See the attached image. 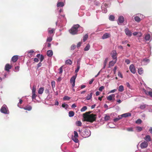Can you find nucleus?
Segmentation results:
<instances>
[{
  "instance_id": "1a4fd4ad",
  "label": "nucleus",
  "mask_w": 152,
  "mask_h": 152,
  "mask_svg": "<svg viewBox=\"0 0 152 152\" xmlns=\"http://www.w3.org/2000/svg\"><path fill=\"white\" fill-rule=\"evenodd\" d=\"M148 145V142L146 141H144L140 144L141 148L143 149L147 148Z\"/></svg>"
},
{
  "instance_id": "3c124183",
  "label": "nucleus",
  "mask_w": 152,
  "mask_h": 152,
  "mask_svg": "<svg viewBox=\"0 0 152 152\" xmlns=\"http://www.w3.org/2000/svg\"><path fill=\"white\" fill-rule=\"evenodd\" d=\"M91 113V111H89V112H87L86 113H84L83 115V117L84 116H86V115H89L90 114V113Z\"/></svg>"
},
{
  "instance_id": "f704fd0d",
  "label": "nucleus",
  "mask_w": 152,
  "mask_h": 152,
  "mask_svg": "<svg viewBox=\"0 0 152 152\" xmlns=\"http://www.w3.org/2000/svg\"><path fill=\"white\" fill-rule=\"evenodd\" d=\"M55 29L54 28H52L51 29H49L48 31V32L49 33L51 34L54 32Z\"/></svg>"
},
{
  "instance_id": "72a5a7b5",
  "label": "nucleus",
  "mask_w": 152,
  "mask_h": 152,
  "mask_svg": "<svg viewBox=\"0 0 152 152\" xmlns=\"http://www.w3.org/2000/svg\"><path fill=\"white\" fill-rule=\"evenodd\" d=\"M70 99V98L67 96H65L63 98V100L64 101L69 100Z\"/></svg>"
},
{
  "instance_id": "dca6fc26",
  "label": "nucleus",
  "mask_w": 152,
  "mask_h": 152,
  "mask_svg": "<svg viewBox=\"0 0 152 152\" xmlns=\"http://www.w3.org/2000/svg\"><path fill=\"white\" fill-rule=\"evenodd\" d=\"M131 114L130 113H128L123 114L122 115H121V116L122 117V118L126 117L128 116H131Z\"/></svg>"
},
{
  "instance_id": "20e7f679",
  "label": "nucleus",
  "mask_w": 152,
  "mask_h": 152,
  "mask_svg": "<svg viewBox=\"0 0 152 152\" xmlns=\"http://www.w3.org/2000/svg\"><path fill=\"white\" fill-rule=\"evenodd\" d=\"M91 135V132L89 130L86 129L83 132V137H89Z\"/></svg>"
},
{
  "instance_id": "393cba45",
  "label": "nucleus",
  "mask_w": 152,
  "mask_h": 152,
  "mask_svg": "<svg viewBox=\"0 0 152 152\" xmlns=\"http://www.w3.org/2000/svg\"><path fill=\"white\" fill-rule=\"evenodd\" d=\"M72 63V61L70 59L67 60L65 62V64H66L71 65Z\"/></svg>"
},
{
  "instance_id": "13d9d810",
  "label": "nucleus",
  "mask_w": 152,
  "mask_h": 152,
  "mask_svg": "<svg viewBox=\"0 0 152 152\" xmlns=\"http://www.w3.org/2000/svg\"><path fill=\"white\" fill-rule=\"evenodd\" d=\"M125 62L127 64H129L130 63V61L128 59H126L125 60Z\"/></svg>"
},
{
  "instance_id": "4c0bfd02",
  "label": "nucleus",
  "mask_w": 152,
  "mask_h": 152,
  "mask_svg": "<svg viewBox=\"0 0 152 152\" xmlns=\"http://www.w3.org/2000/svg\"><path fill=\"white\" fill-rule=\"evenodd\" d=\"M136 130L138 132H140L141 131L142 129V128L141 127L139 126H137L136 127Z\"/></svg>"
},
{
  "instance_id": "9b49d317",
  "label": "nucleus",
  "mask_w": 152,
  "mask_h": 152,
  "mask_svg": "<svg viewBox=\"0 0 152 152\" xmlns=\"http://www.w3.org/2000/svg\"><path fill=\"white\" fill-rule=\"evenodd\" d=\"M110 34L106 33L103 34L102 36V38L103 39H104L110 37Z\"/></svg>"
},
{
  "instance_id": "49530a36",
  "label": "nucleus",
  "mask_w": 152,
  "mask_h": 152,
  "mask_svg": "<svg viewBox=\"0 0 152 152\" xmlns=\"http://www.w3.org/2000/svg\"><path fill=\"white\" fill-rule=\"evenodd\" d=\"M52 40V37H48L47 39V41L48 42H50Z\"/></svg>"
},
{
  "instance_id": "58836bf2",
  "label": "nucleus",
  "mask_w": 152,
  "mask_h": 152,
  "mask_svg": "<svg viewBox=\"0 0 152 152\" xmlns=\"http://www.w3.org/2000/svg\"><path fill=\"white\" fill-rule=\"evenodd\" d=\"M88 38V35L87 34H85L83 37V42H85Z\"/></svg>"
},
{
  "instance_id": "4468645a",
  "label": "nucleus",
  "mask_w": 152,
  "mask_h": 152,
  "mask_svg": "<svg viewBox=\"0 0 152 152\" xmlns=\"http://www.w3.org/2000/svg\"><path fill=\"white\" fill-rule=\"evenodd\" d=\"M18 58L17 56H14L12 58L11 61L14 62H16Z\"/></svg>"
},
{
  "instance_id": "ddd939ff",
  "label": "nucleus",
  "mask_w": 152,
  "mask_h": 152,
  "mask_svg": "<svg viewBox=\"0 0 152 152\" xmlns=\"http://www.w3.org/2000/svg\"><path fill=\"white\" fill-rule=\"evenodd\" d=\"M115 97L114 94H112L107 97V99L109 101H111L112 100L113 98H114Z\"/></svg>"
},
{
  "instance_id": "39448f33",
  "label": "nucleus",
  "mask_w": 152,
  "mask_h": 152,
  "mask_svg": "<svg viewBox=\"0 0 152 152\" xmlns=\"http://www.w3.org/2000/svg\"><path fill=\"white\" fill-rule=\"evenodd\" d=\"M77 75V74H76L75 76L72 77L70 79V83H72V86L73 88L75 86V80Z\"/></svg>"
},
{
  "instance_id": "a19ab883",
  "label": "nucleus",
  "mask_w": 152,
  "mask_h": 152,
  "mask_svg": "<svg viewBox=\"0 0 152 152\" xmlns=\"http://www.w3.org/2000/svg\"><path fill=\"white\" fill-rule=\"evenodd\" d=\"M114 16L112 15H110L109 17V19L113 21L114 20Z\"/></svg>"
},
{
  "instance_id": "5701e85b",
  "label": "nucleus",
  "mask_w": 152,
  "mask_h": 152,
  "mask_svg": "<svg viewBox=\"0 0 152 152\" xmlns=\"http://www.w3.org/2000/svg\"><path fill=\"white\" fill-rule=\"evenodd\" d=\"M145 92L147 95H149L151 97H152V91H146L145 90Z\"/></svg>"
},
{
  "instance_id": "412c9836",
  "label": "nucleus",
  "mask_w": 152,
  "mask_h": 152,
  "mask_svg": "<svg viewBox=\"0 0 152 152\" xmlns=\"http://www.w3.org/2000/svg\"><path fill=\"white\" fill-rule=\"evenodd\" d=\"M44 91V88L43 87L40 88L38 91V93L39 94H42Z\"/></svg>"
},
{
  "instance_id": "cd10ccee",
  "label": "nucleus",
  "mask_w": 152,
  "mask_h": 152,
  "mask_svg": "<svg viewBox=\"0 0 152 152\" xmlns=\"http://www.w3.org/2000/svg\"><path fill=\"white\" fill-rule=\"evenodd\" d=\"M117 61L115 60L114 61H111L109 63V65L111 66H113L114 65V64L116 63Z\"/></svg>"
},
{
  "instance_id": "4be33fe9",
  "label": "nucleus",
  "mask_w": 152,
  "mask_h": 152,
  "mask_svg": "<svg viewBox=\"0 0 152 152\" xmlns=\"http://www.w3.org/2000/svg\"><path fill=\"white\" fill-rule=\"evenodd\" d=\"M5 70L7 72H9L10 71V64H6L5 66Z\"/></svg>"
},
{
  "instance_id": "a878e982",
  "label": "nucleus",
  "mask_w": 152,
  "mask_h": 152,
  "mask_svg": "<svg viewBox=\"0 0 152 152\" xmlns=\"http://www.w3.org/2000/svg\"><path fill=\"white\" fill-rule=\"evenodd\" d=\"M134 20L137 22H140L141 20V19L138 16H135L134 18Z\"/></svg>"
},
{
  "instance_id": "69168bd1",
  "label": "nucleus",
  "mask_w": 152,
  "mask_h": 152,
  "mask_svg": "<svg viewBox=\"0 0 152 152\" xmlns=\"http://www.w3.org/2000/svg\"><path fill=\"white\" fill-rule=\"evenodd\" d=\"M94 2V4L97 5L100 4L99 2L97 1H95Z\"/></svg>"
},
{
  "instance_id": "6e6552de",
  "label": "nucleus",
  "mask_w": 152,
  "mask_h": 152,
  "mask_svg": "<svg viewBox=\"0 0 152 152\" xmlns=\"http://www.w3.org/2000/svg\"><path fill=\"white\" fill-rule=\"evenodd\" d=\"M124 31L126 35L128 37H130L132 35V32L128 28L125 29Z\"/></svg>"
},
{
  "instance_id": "7ed1b4c3",
  "label": "nucleus",
  "mask_w": 152,
  "mask_h": 152,
  "mask_svg": "<svg viewBox=\"0 0 152 152\" xmlns=\"http://www.w3.org/2000/svg\"><path fill=\"white\" fill-rule=\"evenodd\" d=\"M1 113L5 114L9 113V110L6 105L4 104L0 109Z\"/></svg>"
},
{
  "instance_id": "0e129e2a",
  "label": "nucleus",
  "mask_w": 152,
  "mask_h": 152,
  "mask_svg": "<svg viewBox=\"0 0 152 152\" xmlns=\"http://www.w3.org/2000/svg\"><path fill=\"white\" fill-rule=\"evenodd\" d=\"M15 69L16 71H18L19 70V66H16L15 67Z\"/></svg>"
},
{
  "instance_id": "423d86ee",
  "label": "nucleus",
  "mask_w": 152,
  "mask_h": 152,
  "mask_svg": "<svg viewBox=\"0 0 152 152\" xmlns=\"http://www.w3.org/2000/svg\"><path fill=\"white\" fill-rule=\"evenodd\" d=\"M117 53L115 50H114L112 51L111 53V56L113 59L117 61Z\"/></svg>"
},
{
  "instance_id": "7c9ffc66",
  "label": "nucleus",
  "mask_w": 152,
  "mask_h": 152,
  "mask_svg": "<svg viewBox=\"0 0 152 152\" xmlns=\"http://www.w3.org/2000/svg\"><path fill=\"white\" fill-rule=\"evenodd\" d=\"M80 68V64L77 62V68L75 70V72L76 73H77V72H78Z\"/></svg>"
},
{
  "instance_id": "338daca9",
  "label": "nucleus",
  "mask_w": 152,
  "mask_h": 152,
  "mask_svg": "<svg viewBox=\"0 0 152 152\" xmlns=\"http://www.w3.org/2000/svg\"><path fill=\"white\" fill-rule=\"evenodd\" d=\"M45 93L47 94H49V90L48 89H46L45 90Z\"/></svg>"
},
{
  "instance_id": "bf43d9fd",
  "label": "nucleus",
  "mask_w": 152,
  "mask_h": 152,
  "mask_svg": "<svg viewBox=\"0 0 152 152\" xmlns=\"http://www.w3.org/2000/svg\"><path fill=\"white\" fill-rule=\"evenodd\" d=\"M126 85L128 88H131V86L129 83H127Z\"/></svg>"
},
{
  "instance_id": "f8f14e48",
  "label": "nucleus",
  "mask_w": 152,
  "mask_h": 152,
  "mask_svg": "<svg viewBox=\"0 0 152 152\" xmlns=\"http://www.w3.org/2000/svg\"><path fill=\"white\" fill-rule=\"evenodd\" d=\"M144 139L146 142L151 141V137L149 135H146Z\"/></svg>"
},
{
  "instance_id": "c03bdc74",
  "label": "nucleus",
  "mask_w": 152,
  "mask_h": 152,
  "mask_svg": "<svg viewBox=\"0 0 152 152\" xmlns=\"http://www.w3.org/2000/svg\"><path fill=\"white\" fill-rule=\"evenodd\" d=\"M37 96V95L35 93L32 94V98L33 99H35Z\"/></svg>"
},
{
  "instance_id": "37998d69",
  "label": "nucleus",
  "mask_w": 152,
  "mask_h": 152,
  "mask_svg": "<svg viewBox=\"0 0 152 152\" xmlns=\"http://www.w3.org/2000/svg\"><path fill=\"white\" fill-rule=\"evenodd\" d=\"M74 137H78V135L77 132L76 131H74Z\"/></svg>"
},
{
  "instance_id": "bb28decb",
  "label": "nucleus",
  "mask_w": 152,
  "mask_h": 152,
  "mask_svg": "<svg viewBox=\"0 0 152 152\" xmlns=\"http://www.w3.org/2000/svg\"><path fill=\"white\" fill-rule=\"evenodd\" d=\"M143 70L142 68H139L138 69V72L140 75H141L143 73Z\"/></svg>"
},
{
  "instance_id": "c9c22d12",
  "label": "nucleus",
  "mask_w": 152,
  "mask_h": 152,
  "mask_svg": "<svg viewBox=\"0 0 152 152\" xmlns=\"http://www.w3.org/2000/svg\"><path fill=\"white\" fill-rule=\"evenodd\" d=\"M76 125L77 126H81L82 125V123L80 121H78L76 122Z\"/></svg>"
},
{
  "instance_id": "de8ad7c7",
  "label": "nucleus",
  "mask_w": 152,
  "mask_h": 152,
  "mask_svg": "<svg viewBox=\"0 0 152 152\" xmlns=\"http://www.w3.org/2000/svg\"><path fill=\"white\" fill-rule=\"evenodd\" d=\"M110 118V117L108 115H106L104 118V119L105 121L108 120Z\"/></svg>"
},
{
  "instance_id": "79ce46f5",
  "label": "nucleus",
  "mask_w": 152,
  "mask_h": 152,
  "mask_svg": "<svg viewBox=\"0 0 152 152\" xmlns=\"http://www.w3.org/2000/svg\"><path fill=\"white\" fill-rule=\"evenodd\" d=\"M107 59L106 58L105 59V60H104V67H103V69H104L105 68V67L106 66V64L107 63Z\"/></svg>"
},
{
  "instance_id": "4d7b16f0",
  "label": "nucleus",
  "mask_w": 152,
  "mask_h": 152,
  "mask_svg": "<svg viewBox=\"0 0 152 152\" xmlns=\"http://www.w3.org/2000/svg\"><path fill=\"white\" fill-rule=\"evenodd\" d=\"M44 59V57L42 55H41L40 57V62H42Z\"/></svg>"
},
{
  "instance_id": "a18cd8bd",
  "label": "nucleus",
  "mask_w": 152,
  "mask_h": 152,
  "mask_svg": "<svg viewBox=\"0 0 152 152\" xmlns=\"http://www.w3.org/2000/svg\"><path fill=\"white\" fill-rule=\"evenodd\" d=\"M142 120L140 119H138L136 121V123L138 124H140L142 122Z\"/></svg>"
},
{
  "instance_id": "2f4dec72",
  "label": "nucleus",
  "mask_w": 152,
  "mask_h": 152,
  "mask_svg": "<svg viewBox=\"0 0 152 152\" xmlns=\"http://www.w3.org/2000/svg\"><path fill=\"white\" fill-rule=\"evenodd\" d=\"M90 48V45L88 44L85 47L84 49V50L85 51H88V50Z\"/></svg>"
},
{
  "instance_id": "473e14b6",
  "label": "nucleus",
  "mask_w": 152,
  "mask_h": 152,
  "mask_svg": "<svg viewBox=\"0 0 152 152\" xmlns=\"http://www.w3.org/2000/svg\"><path fill=\"white\" fill-rule=\"evenodd\" d=\"M51 84L53 89L55 87V82L54 81H52L51 82Z\"/></svg>"
},
{
  "instance_id": "6e6d98bb",
  "label": "nucleus",
  "mask_w": 152,
  "mask_h": 152,
  "mask_svg": "<svg viewBox=\"0 0 152 152\" xmlns=\"http://www.w3.org/2000/svg\"><path fill=\"white\" fill-rule=\"evenodd\" d=\"M104 88V87L103 86H102L99 88V90L100 91H102L103 89Z\"/></svg>"
},
{
  "instance_id": "aec40b11",
  "label": "nucleus",
  "mask_w": 152,
  "mask_h": 152,
  "mask_svg": "<svg viewBox=\"0 0 152 152\" xmlns=\"http://www.w3.org/2000/svg\"><path fill=\"white\" fill-rule=\"evenodd\" d=\"M150 35L149 34H147L145 35V39L146 41H149L150 38Z\"/></svg>"
},
{
  "instance_id": "052dcab7",
  "label": "nucleus",
  "mask_w": 152,
  "mask_h": 152,
  "mask_svg": "<svg viewBox=\"0 0 152 152\" xmlns=\"http://www.w3.org/2000/svg\"><path fill=\"white\" fill-rule=\"evenodd\" d=\"M42 64L41 62H39L37 66V68H39V67L41 66H42Z\"/></svg>"
},
{
  "instance_id": "9d476101",
  "label": "nucleus",
  "mask_w": 152,
  "mask_h": 152,
  "mask_svg": "<svg viewBox=\"0 0 152 152\" xmlns=\"http://www.w3.org/2000/svg\"><path fill=\"white\" fill-rule=\"evenodd\" d=\"M118 24L120 23H123L124 21V18L123 16H120L118 17Z\"/></svg>"
},
{
  "instance_id": "b1692460",
  "label": "nucleus",
  "mask_w": 152,
  "mask_h": 152,
  "mask_svg": "<svg viewBox=\"0 0 152 152\" xmlns=\"http://www.w3.org/2000/svg\"><path fill=\"white\" fill-rule=\"evenodd\" d=\"M124 87L123 86L121 85L118 88V91L120 92H122L124 91Z\"/></svg>"
},
{
  "instance_id": "f03ea898",
  "label": "nucleus",
  "mask_w": 152,
  "mask_h": 152,
  "mask_svg": "<svg viewBox=\"0 0 152 152\" xmlns=\"http://www.w3.org/2000/svg\"><path fill=\"white\" fill-rule=\"evenodd\" d=\"M81 28L83 29V28L80 27L78 24L75 25L69 30V33L72 35H75L77 34L78 31V29Z\"/></svg>"
},
{
  "instance_id": "603ef678",
  "label": "nucleus",
  "mask_w": 152,
  "mask_h": 152,
  "mask_svg": "<svg viewBox=\"0 0 152 152\" xmlns=\"http://www.w3.org/2000/svg\"><path fill=\"white\" fill-rule=\"evenodd\" d=\"M127 130L128 131H133V128L132 127L128 128H127Z\"/></svg>"
},
{
  "instance_id": "774afa93",
  "label": "nucleus",
  "mask_w": 152,
  "mask_h": 152,
  "mask_svg": "<svg viewBox=\"0 0 152 152\" xmlns=\"http://www.w3.org/2000/svg\"><path fill=\"white\" fill-rule=\"evenodd\" d=\"M34 61L36 62H37L39 61L38 59L37 58H35L34 59Z\"/></svg>"
},
{
  "instance_id": "8fccbe9b",
  "label": "nucleus",
  "mask_w": 152,
  "mask_h": 152,
  "mask_svg": "<svg viewBox=\"0 0 152 152\" xmlns=\"http://www.w3.org/2000/svg\"><path fill=\"white\" fill-rule=\"evenodd\" d=\"M36 88L34 86L33 87L32 89V94H34L36 93Z\"/></svg>"
},
{
  "instance_id": "2eb2a0df",
  "label": "nucleus",
  "mask_w": 152,
  "mask_h": 152,
  "mask_svg": "<svg viewBox=\"0 0 152 152\" xmlns=\"http://www.w3.org/2000/svg\"><path fill=\"white\" fill-rule=\"evenodd\" d=\"M47 54L48 56L50 57L53 55V52L52 50H48L47 51Z\"/></svg>"
},
{
  "instance_id": "09e8293b",
  "label": "nucleus",
  "mask_w": 152,
  "mask_h": 152,
  "mask_svg": "<svg viewBox=\"0 0 152 152\" xmlns=\"http://www.w3.org/2000/svg\"><path fill=\"white\" fill-rule=\"evenodd\" d=\"M76 48V46L75 45H72L71 47V49L72 50H74Z\"/></svg>"
},
{
  "instance_id": "a211bd4d",
  "label": "nucleus",
  "mask_w": 152,
  "mask_h": 152,
  "mask_svg": "<svg viewBox=\"0 0 152 152\" xmlns=\"http://www.w3.org/2000/svg\"><path fill=\"white\" fill-rule=\"evenodd\" d=\"M23 109L26 110L30 111L32 109V107L30 105H27L23 108Z\"/></svg>"
},
{
  "instance_id": "ea45409f",
  "label": "nucleus",
  "mask_w": 152,
  "mask_h": 152,
  "mask_svg": "<svg viewBox=\"0 0 152 152\" xmlns=\"http://www.w3.org/2000/svg\"><path fill=\"white\" fill-rule=\"evenodd\" d=\"M87 109V107L86 106H83L80 110L81 112H84Z\"/></svg>"
},
{
  "instance_id": "f3484780",
  "label": "nucleus",
  "mask_w": 152,
  "mask_h": 152,
  "mask_svg": "<svg viewBox=\"0 0 152 152\" xmlns=\"http://www.w3.org/2000/svg\"><path fill=\"white\" fill-rule=\"evenodd\" d=\"M64 3L63 2H58L57 4V6L58 7H62L64 6Z\"/></svg>"
},
{
  "instance_id": "c85d7f7f",
  "label": "nucleus",
  "mask_w": 152,
  "mask_h": 152,
  "mask_svg": "<svg viewBox=\"0 0 152 152\" xmlns=\"http://www.w3.org/2000/svg\"><path fill=\"white\" fill-rule=\"evenodd\" d=\"M74 112L73 111H70L69 113V116L70 117L73 116L74 115Z\"/></svg>"
},
{
  "instance_id": "c756f323",
  "label": "nucleus",
  "mask_w": 152,
  "mask_h": 152,
  "mask_svg": "<svg viewBox=\"0 0 152 152\" xmlns=\"http://www.w3.org/2000/svg\"><path fill=\"white\" fill-rule=\"evenodd\" d=\"M122 118V117L121 116H121L119 115L118 116V117L114 119V121L115 122H116L117 121H118L120 119H121Z\"/></svg>"
},
{
  "instance_id": "e433bc0d",
  "label": "nucleus",
  "mask_w": 152,
  "mask_h": 152,
  "mask_svg": "<svg viewBox=\"0 0 152 152\" xmlns=\"http://www.w3.org/2000/svg\"><path fill=\"white\" fill-rule=\"evenodd\" d=\"M77 137H73L72 138V140L75 142L76 143H77L78 142L79 140L77 138Z\"/></svg>"
},
{
  "instance_id": "864d4df0",
  "label": "nucleus",
  "mask_w": 152,
  "mask_h": 152,
  "mask_svg": "<svg viewBox=\"0 0 152 152\" xmlns=\"http://www.w3.org/2000/svg\"><path fill=\"white\" fill-rule=\"evenodd\" d=\"M62 68H63V66H61L59 69V73L60 74H61L62 72H63Z\"/></svg>"
},
{
  "instance_id": "e2e57ef3",
  "label": "nucleus",
  "mask_w": 152,
  "mask_h": 152,
  "mask_svg": "<svg viewBox=\"0 0 152 152\" xmlns=\"http://www.w3.org/2000/svg\"><path fill=\"white\" fill-rule=\"evenodd\" d=\"M81 43H81V42H79L78 43V44H77V48L80 47V46H81Z\"/></svg>"
},
{
  "instance_id": "5fc2aeb1",
  "label": "nucleus",
  "mask_w": 152,
  "mask_h": 152,
  "mask_svg": "<svg viewBox=\"0 0 152 152\" xmlns=\"http://www.w3.org/2000/svg\"><path fill=\"white\" fill-rule=\"evenodd\" d=\"M145 107H146V105H145V104L141 105L140 107V109H144V108H145Z\"/></svg>"
},
{
  "instance_id": "0eeeda50",
  "label": "nucleus",
  "mask_w": 152,
  "mask_h": 152,
  "mask_svg": "<svg viewBox=\"0 0 152 152\" xmlns=\"http://www.w3.org/2000/svg\"><path fill=\"white\" fill-rule=\"evenodd\" d=\"M129 69L130 71L133 74H135L136 72L135 68L133 64H131L129 66Z\"/></svg>"
},
{
  "instance_id": "6ab92c4d",
  "label": "nucleus",
  "mask_w": 152,
  "mask_h": 152,
  "mask_svg": "<svg viewBox=\"0 0 152 152\" xmlns=\"http://www.w3.org/2000/svg\"><path fill=\"white\" fill-rule=\"evenodd\" d=\"M93 93H91L88 95L86 97V99L87 100H89L92 98Z\"/></svg>"
},
{
  "instance_id": "f257e3e1",
  "label": "nucleus",
  "mask_w": 152,
  "mask_h": 152,
  "mask_svg": "<svg viewBox=\"0 0 152 152\" xmlns=\"http://www.w3.org/2000/svg\"><path fill=\"white\" fill-rule=\"evenodd\" d=\"M96 114H91L89 115H86L84 117L85 121L92 123L96 120Z\"/></svg>"
},
{
  "instance_id": "680f3d73",
  "label": "nucleus",
  "mask_w": 152,
  "mask_h": 152,
  "mask_svg": "<svg viewBox=\"0 0 152 152\" xmlns=\"http://www.w3.org/2000/svg\"><path fill=\"white\" fill-rule=\"evenodd\" d=\"M118 76L121 77V78L123 77L122 75L120 72L118 73Z\"/></svg>"
}]
</instances>
